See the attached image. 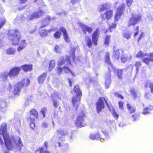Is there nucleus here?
I'll use <instances>...</instances> for the list:
<instances>
[{
	"mask_svg": "<svg viewBox=\"0 0 153 153\" xmlns=\"http://www.w3.org/2000/svg\"><path fill=\"white\" fill-rule=\"evenodd\" d=\"M0 143L2 146H5L8 150L16 149L20 151L23 146L19 137L9 136L6 123H3L0 128Z\"/></svg>",
	"mask_w": 153,
	"mask_h": 153,
	"instance_id": "nucleus-1",
	"label": "nucleus"
},
{
	"mask_svg": "<svg viewBox=\"0 0 153 153\" xmlns=\"http://www.w3.org/2000/svg\"><path fill=\"white\" fill-rule=\"evenodd\" d=\"M75 50V48L74 47H71L70 48L69 57L67 56L64 58L62 57H60L58 62V65L59 66L65 64L71 65V63L75 61L74 57Z\"/></svg>",
	"mask_w": 153,
	"mask_h": 153,
	"instance_id": "nucleus-2",
	"label": "nucleus"
},
{
	"mask_svg": "<svg viewBox=\"0 0 153 153\" xmlns=\"http://www.w3.org/2000/svg\"><path fill=\"white\" fill-rule=\"evenodd\" d=\"M74 92L76 94V96H74L72 98L73 108L76 110L80 103V98L82 95V93L78 85H76L74 88Z\"/></svg>",
	"mask_w": 153,
	"mask_h": 153,
	"instance_id": "nucleus-3",
	"label": "nucleus"
},
{
	"mask_svg": "<svg viewBox=\"0 0 153 153\" xmlns=\"http://www.w3.org/2000/svg\"><path fill=\"white\" fill-rule=\"evenodd\" d=\"M9 33L8 38L12 41V44L14 45H18L21 36L20 32L17 30L15 31L10 30Z\"/></svg>",
	"mask_w": 153,
	"mask_h": 153,
	"instance_id": "nucleus-4",
	"label": "nucleus"
},
{
	"mask_svg": "<svg viewBox=\"0 0 153 153\" xmlns=\"http://www.w3.org/2000/svg\"><path fill=\"white\" fill-rule=\"evenodd\" d=\"M146 56L149 57L144 58L143 61L146 64L148 65L149 62H153V53H144L142 51H140L136 55V57L139 58H144Z\"/></svg>",
	"mask_w": 153,
	"mask_h": 153,
	"instance_id": "nucleus-5",
	"label": "nucleus"
},
{
	"mask_svg": "<svg viewBox=\"0 0 153 153\" xmlns=\"http://www.w3.org/2000/svg\"><path fill=\"white\" fill-rule=\"evenodd\" d=\"M141 19L142 16L140 14H133L132 16L129 20L128 26H134L137 24Z\"/></svg>",
	"mask_w": 153,
	"mask_h": 153,
	"instance_id": "nucleus-6",
	"label": "nucleus"
},
{
	"mask_svg": "<svg viewBox=\"0 0 153 153\" xmlns=\"http://www.w3.org/2000/svg\"><path fill=\"white\" fill-rule=\"evenodd\" d=\"M58 134L59 140L62 141L65 140L66 137L68 139H72L71 133H68L63 129H60L57 131Z\"/></svg>",
	"mask_w": 153,
	"mask_h": 153,
	"instance_id": "nucleus-7",
	"label": "nucleus"
},
{
	"mask_svg": "<svg viewBox=\"0 0 153 153\" xmlns=\"http://www.w3.org/2000/svg\"><path fill=\"white\" fill-rule=\"evenodd\" d=\"M85 115L84 114L79 115L76 120L75 125L79 128L84 127L86 125V123L85 121Z\"/></svg>",
	"mask_w": 153,
	"mask_h": 153,
	"instance_id": "nucleus-8",
	"label": "nucleus"
},
{
	"mask_svg": "<svg viewBox=\"0 0 153 153\" xmlns=\"http://www.w3.org/2000/svg\"><path fill=\"white\" fill-rule=\"evenodd\" d=\"M52 97V100L53 102V104L54 107H57L59 102L61 100V94L60 93L54 92L51 94Z\"/></svg>",
	"mask_w": 153,
	"mask_h": 153,
	"instance_id": "nucleus-9",
	"label": "nucleus"
},
{
	"mask_svg": "<svg viewBox=\"0 0 153 153\" xmlns=\"http://www.w3.org/2000/svg\"><path fill=\"white\" fill-rule=\"evenodd\" d=\"M38 115L37 111L35 109L30 111L28 113L27 117V120L29 122L34 121L36 118L38 119Z\"/></svg>",
	"mask_w": 153,
	"mask_h": 153,
	"instance_id": "nucleus-10",
	"label": "nucleus"
},
{
	"mask_svg": "<svg viewBox=\"0 0 153 153\" xmlns=\"http://www.w3.org/2000/svg\"><path fill=\"white\" fill-rule=\"evenodd\" d=\"M125 7V4L123 3L117 8L114 17L115 21H117L120 19L124 10Z\"/></svg>",
	"mask_w": 153,
	"mask_h": 153,
	"instance_id": "nucleus-11",
	"label": "nucleus"
},
{
	"mask_svg": "<svg viewBox=\"0 0 153 153\" xmlns=\"http://www.w3.org/2000/svg\"><path fill=\"white\" fill-rule=\"evenodd\" d=\"M21 70L20 67H15L11 69L8 73V76L11 79L14 78L19 74Z\"/></svg>",
	"mask_w": 153,
	"mask_h": 153,
	"instance_id": "nucleus-12",
	"label": "nucleus"
},
{
	"mask_svg": "<svg viewBox=\"0 0 153 153\" xmlns=\"http://www.w3.org/2000/svg\"><path fill=\"white\" fill-rule=\"evenodd\" d=\"M104 101L107 104V102L104 98L100 97L99 98V101L97 103V109L98 113H99L101 110L104 108Z\"/></svg>",
	"mask_w": 153,
	"mask_h": 153,
	"instance_id": "nucleus-13",
	"label": "nucleus"
},
{
	"mask_svg": "<svg viewBox=\"0 0 153 153\" xmlns=\"http://www.w3.org/2000/svg\"><path fill=\"white\" fill-rule=\"evenodd\" d=\"M90 138L92 140H98L100 139V141L101 142H103L104 141V137L101 136L99 132L97 133H91L90 135Z\"/></svg>",
	"mask_w": 153,
	"mask_h": 153,
	"instance_id": "nucleus-14",
	"label": "nucleus"
},
{
	"mask_svg": "<svg viewBox=\"0 0 153 153\" xmlns=\"http://www.w3.org/2000/svg\"><path fill=\"white\" fill-rule=\"evenodd\" d=\"M60 30L62 33L63 37L65 42L69 43L71 42L70 38L68 34L66 29L63 27H60Z\"/></svg>",
	"mask_w": 153,
	"mask_h": 153,
	"instance_id": "nucleus-15",
	"label": "nucleus"
},
{
	"mask_svg": "<svg viewBox=\"0 0 153 153\" xmlns=\"http://www.w3.org/2000/svg\"><path fill=\"white\" fill-rule=\"evenodd\" d=\"M113 15V12L110 10H107L105 13H102L101 15V18L105 20L106 19L107 20L110 19Z\"/></svg>",
	"mask_w": 153,
	"mask_h": 153,
	"instance_id": "nucleus-16",
	"label": "nucleus"
},
{
	"mask_svg": "<svg viewBox=\"0 0 153 153\" xmlns=\"http://www.w3.org/2000/svg\"><path fill=\"white\" fill-rule=\"evenodd\" d=\"M99 34V31L98 29H97L92 34V41L95 45H96L97 44V42L98 40Z\"/></svg>",
	"mask_w": 153,
	"mask_h": 153,
	"instance_id": "nucleus-17",
	"label": "nucleus"
},
{
	"mask_svg": "<svg viewBox=\"0 0 153 153\" xmlns=\"http://www.w3.org/2000/svg\"><path fill=\"white\" fill-rule=\"evenodd\" d=\"M19 46L17 48V50L19 52H20L25 48L27 45V43L25 40L22 39L19 42Z\"/></svg>",
	"mask_w": 153,
	"mask_h": 153,
	"instance_id": "nucleus-18",
	"label": "nucleus"
},
{
	"mask_svg": "<svg viewBox=\"0 0 153 153\" xmlns=\"http://www.w3.org/2000/svg\"><path fill=\"white\" fill-rule=\"evenodd\" d=\"M30 80L29 78H25L22 79L19 84H20L21 87H27L30 84Z\"/></svg>",
	"mask_w": 153,
	"mask_h": 153,
	"instance_id": "nucleus-19",
	"label": "nucleus"
},
{
	"mask_svg": "<svg viewBox=\"0 0 153 153\" xmlns=\"http://www.w3.org/2000/svg\"><path fill=\"white\" fill-rule=\"evenodd\" d=\"M57 72L58 74H60L63 70L65 72V73H69V72H71V74L73 76H74L72 72L67 67H64L63 69L61 67H57Z\"/></svg>",
	"mask_w": 153,
	"mask_h": 153,
	"instance_id": "nucleus-20",
	"label": "nucleus"
},
{
	"mask_svg": "<svg viewBox=\"0 0 153 153\" xmlns=\"http://www.w3.org/2000/svg\"><path fill=\"white\" fill-rule=\"evenodd\" d=\"M47 72H45L38 77L37 80L39 83L41 84L44 82L47 75Z\"/></svg>",
	"mask_w": 153,
	"mask_h": 153,
	"instance_id": "nucleus-21",
	"label": "nucleus"
},
{
	"mask_svg": "<svg viewBox=\"0 0 153 153\" xmlns=\"http://www.w3.org/2000/svg\"><path fill=\"white\" fill-rule=\"evenodd\" d=\"M21 86L19 83L16 84L14 87L13 93L15 95H18L19 94L21 89L22 88Z\"/></svg>",
	"mask_w": 153,
	"mask_h": 153,
	"instance_id": "nucleus-22",
	"label": "nucleus"
},
{
	"mask_svg": "<svg viewBox=\"0 0 153 153\" xmlns=\"http://www.w3.org/2000/svg\"><path fill=\"white\" fill-rule=\"evenodd\" d=\"M80 27L82 28L83 32L85 34L86 33V31H87L89 33H91L92 31V29L91 27H88L83 24H81L80 25Z\"/></svg>",
	"mask_w": 153,
	"mask_h": 153,
	"instance_id": "nucleus-23",
	"label": "nucleus"
},
{
	"mask_svg": "<svg viewBox=\"0 0 153 153\" xmlns=\"http://www.w3.org/2000/svg\"><path fill=\"white\" fill-rule=\"evenodd\" d=\"M44 13L43 11H42L41 10H39L37 12L34 13L32 15L30 16V19H29L28 17L27 18L28 19H31L33 18H38L39 16H41L44 14Z\"/></svg>",
	"mask_w": 153,
	"mask_h": 153,
	"instance_id": "nucleus-24",
	"label": "nucleus"
},
{
	"mask_svg": "<svg viewBox=\"0 0 153 153\" xmlns=\"http://www.w3.org/2000/svg\"><path fill=\"white\" fill-rule=\"evenodd\" d=\"M108 108L110 111L111 113L114 118L116 119H117L118 117V115L115 111L114 107L110 105L108 106Z\"/></svg>",
	"mask_w": 153,
	"mask_h": 153,
	"instance_id": "nucleus-25",
	"label": "nucleus"
},
{
	"mask_svg": "<svg viewBox=\"0 0 153 153\" xmlns=\"http://www.w3.org/2000/svg\"><path fill=\"white\" fill-rule=\"evenodd\" d=\"M105 62L107 63L109 65V66L108 67V69H110V67L112 68H114L113 65H112L111 62V60L109 56V53H106L105 57Z\"/></svg>",
	"mask_w": 153,
	"mask_h": 153,
	"instance_id": "nucleus-26",
	"label": "nucleus"
},
{
	"mask_svg": "<svg viewBox=\"0 0 153 153\" xmlns=\"http://www.w3.org/2000/svg\"><path fill=\"white\" fill-rule=\"evenodd\" d=\"M6 106V102L4 100L0 99V109L1 111H4L5 110V108Z\"/></svg>",
	"mask_w": 153,
	"mask_h": 153,
	"instance_id": "nucleus-27",
	"label": "nucleus"
},
{
	"mask_svg": "<svg viewBox=\"0 0 153 153\" xmlns=\"http://www.w3.org/2000/svg\"><path fill=\"white\" fill-rule=\"evenodd\" d=\"M130 91L131 94L134 98L140 95L139 92L134 88L131 89Z\"/></svg>",
	"mask_w": 153,
	"mask_h": 153,
	"instance_id": "nucleus-28",
	"label": "nucleus"
},
{
	"mask_svg": "<svg viewBox=\"0 0 153 153\" xmlns=\"http://www.w3.org/2000/svg\"><path fill=\"white\" fill-rule=\"evenodd\" d=\"M21 67L25 71H31L32 69V65H25L21 66Z\"/></svg>",
	"mask_w": 153,
	"mask_h": 153,
	"instance_id": "nucleus-29",
	"label": "nucleus"
},
{
	"mask_svg": "<svg viewBox=\"0 0 153 153\" xmlns=\"http://www.w3.org/2000/svg\"><path fill=\"white\" fill-rule=\"evenodd\" d=\"M107 77V78H106L105 79V88H109L111 83V80L110 76L109 74H108Z\"/></svg>",
	"mask_w": 153,
	"mask_h": 153,
	"instance_id": "nucleus-30",
	"label": "nucleus"
},
{
	"mask_svg": "<svg viewBox=\"0 0 153 153\" xmlns=\"http://www.w3.org/2000/svg\"><path fill=\"white\" fill-rule=\"evenodd\" d=\"M53 31V30L51 29L48 30H46L45 29H42L40 31L39 34L40 36L42 37H44L46 36L48 33V32H50Z\"/></svg>",
	"mask_w": 153,
	"mask_h": 153,
	"instance_id": "nucleus-31",
	"label": "nucleus"
},
{
	"mask_svg": "<svg viewBox=\"0 0 153 153\" xmlns=\"http://www.w3.org/2000/svg\"><path fill=\"white\" fill-rule=\"evenodd\" d=\"M131 32L128 31L124 32L123 34V37L127 39H129L131 38Z\"/></svg>",
	"mask_w": 153,
	"mask_h": 153,
	"instance_id": "nucleus-32",
	"label": "nucleus"
},
{
	"mask_svg": "<svg viewBox=\"0 0 153 153\" xmlns=\"http://www.w3.org/2000/svg\"><path fill=\"white\" fill-rule=\"evenodd\" d=\"M114 55L115 57L117 59H118L121 53H123V51L121 50H120L115 51L114 49Z\"/></svg>",
	"mask_w": 153,
	"mask_h": 153,
	"instance_id": "nucleus-33",
	"label": "nucleus"
},
{
	"mask_svg": "<svg viewBox=\"0 0 153 153\" xmlns=\"http://www.w3.org/2000/svg\"><path fill=\"white\" fill-rule=\"evenodd\" d=\"M16 52V50L13 48H9L6 50V53L8 55H14Z\"/></svg>",
	"mask_w": 153,
	"mask_h": 153,
	"instance_id": "nucleus-34",
	"label": "nucleus"
},
{
	"mask_svg": "<svg viewBox=\"0 0 153 153\" xmlns=\"http://www.w3.org/2000/svg\"><path fill=\"white\" fill-rule=\"evenodd\" d=\"M85 41L87 43V45L89 48H90L92 45V42L91 39L89 37L87 36L86 38Z\"/></svg>",
	"mask_w": 153,
	"mask_h": 153,
	"instance_id": "nucleus-35",
	"label": "nucleus"
},
{
	"mask_svg": "<svg viewBox=\"0 0 153 153\" xmlns=\"http://www.w3.org/2000/svg\"><path fill=\"white\" fill-rule=\"evenodd\" d=\"M101 131L104 135L105 137L104 138V140L105 139H108L110 137L108 134V131H107L105 129L102 130Z\"/></svg>",
	"mask_w": 153,
	"mask_h": 153,
	"instance_id": "nucleus-36",
	"label": "nucleus"
},
{
	"mask_svg": "<svg viewBox=\"0 0 153 153\" xmlns=\"http://www.w3.org/2000/svg\"><path fill=\"white\" fill-rule=\"evenodd\" d=\"M8 75V73L7 72H3L1 75V77L3 81L6 80Z\"/></svg>",
	"mask_w": 153,
	"mask_h": 153,
	"instance_id": "nucleus-37",
	"label": "nucleus"
},
{
	"mask_svg": "<svg viewBox=\"0 0 153 153\" xmlns=\"http://www.w3.org/2000/svg\"><path fill=\"white\" fill-rule=\"evenodd\" d=\"M55 65V61L54 60L51 61L49 64V69L50 71H51Z\"/></svg>",
	"mask_w": 153,
	"mask_h": 153,
	"instance_id": "nucleus-38",
	"label": "nucleus"
},
{
	"mask_svg": "<svg viewBox=\"0 0 153 153\" xmlns=\"http://www.w3.org/2000/svg\"><path fill=\"white\" fill-rule=\"evenodd\" d=\"M54 50L56 52L60 53L61 51V46L58 45H56L54 47Z\"/></svg>",
	"mask_w": 153,
	"mask_h": 153,
	"instance_id": "nucleus-39",
	"label": "nucleus"
},
{
	"mask_svg": "<svg viewBox=\"0 0 153 153\" xmlns=\"http://www.w3.org/2000/svg\"><path fill=\"white\" fill-rule=\"evenodd\" d=\"M108 8V5L106 4H105L101 6V7L100 9V12H102Z\"/></svg>",
	"mask_w": 153,
	"mask_h": 153,
	"instance_id": "nucleus-40",
	"label": "nucleus"
},
{
	"mask_svg": "<svg viewBox=\"0 0 153 153\" xmlns=\"http://www.w3.org/2000/svg\"><path fill=\"white\" fill-rule=\"evenodd\" d=\"M142 65L141 62L140 61L136 62L135 64V67H136V70L137 72L139 71V68H140Z\"/></svg>",
	"mask_w": 153,
	"mask_h": 153,
	"instance_id": "nucleus-41",
	"label": "nucleus"
},
{
	"mask_svg": "<svg viewBox=\"0 0 153 153\" xmlns=\"http://www.w3.org/2000/svg\"><path fill=\"white\" fill-rule=\"evenodd\" d=\"M127 107L128 108L129 111L131 113L134 112L135 111V108L133 107H131L130 106L129 104H127Z\"/></svg>",
	"mask_w": 153,
	"mask_h": 153,
	"instance_id": "nucleus-42",
	"label": "nucleus"
},
{
	"mask_svg": "<svg viewBox=\"0 0 153 153\" xmlns=\"http://www.w3.org/2000/svg\"><path fill=\"white\" fill-rule=\"evenodd\" d=\"M123 73V69L118 70L117 72V76L120 79H122V74Z\"/></svg>",
	"mask_w": 153,
	"mask_h": 153,
	"instance_id": "nucleus-43",
	"label": "nucleus"
},
{
	"mask_svg": "<svg viewBox=\"0 0 153 153\" xmlns=\"http://www.w3.org/2000/svg\"><path fill=\"white\" fill-rule=\"evenodd\" d=\"M43 148L41 147L36 151V153H43ZM43 153H50V152L48 151H45Z\"/></svg>",
	"mask_w": 153,
	"mask_h": 153,
	"instance_id": "nucleus-44",
	"label": "nucleus"
},
{
	"mask_svg": "<svg viewBox=\"0 0 153 153\" xmlns=\"http://www.w3.org/2000/svg\"><path fill=\"white\" fill-rule=\"evenodd\" d=\"M127 59V56L126 54H123L121 56V60L123 62H125Z\"/></svg>",
	"mask_w": 153,
	"mask_h": 153,
	"instance_id": "nucleus-45",
	"label": "nucleus"
},
{
	"mask_svg": "<svg viewBox=\"0 0 153 153\" xmlns=\"http://www.w3.org/2000/svg\"><path fill=\"white\" fill-rule=\"evenodd\" d=\"M151 110V108L146 107L144 108L143 111L142 112L143 114L145 115L147 114H149V111Z\"/></svg>",
	"mask_w": 153,
	"mask_h": 153,
	"instance_id": "nucleus-46",
	"label": "nucleus"
},
{
	"mask_svg": "<svg viewBox=\"0 0 153 153\" xmlns=\"http://www.w3.org/2000/svg\"><path fill=\"white\" fill-rule=\"evenodd\" d=\"M62 33L59 31H56L54 34L55 38L56 39H59L60 38Z\"/></svg>",
	"mask_w": 153,
	"mask_h": 153,
	"instance_id": "nucleus-47",
	"label": "nucleus"
},
{
	"mask_svg": "<svg viewBox=\"0 0 153 153\" xmlns=\"http://www.w3.org/2000/svg\"><path fill=\"white\" fill-rule=\"evenodd\" d=\"M110 36H107L105 39V44L108 45L110 41Z\"/></svg>",
	"mask_w": 153,
	"mask_h": 153,
	"instance_id": "nucleus-48",
	"label": "nucleus"
},
{
	"mask_svg": "<svg viewBox=\"0 0 153 153\" xmlns=\"http://www.w3.org/2000/svg\"><path fill=\"white\" fill-rule=\"evenodd\" d=\"M47 110V108L46 107H43L41 110V112L42 114L43 117H45V113Z\"/></svg>",
	"mask_w": 153,
	"mask_h": 153,
	"instance_id": "nucleus-49",
	"label": "nucleus"
},
{
	"mask_svg": "<svg viewBox=\"0 0 153 153\" xmlns=\"http://www.w3.org/2000/svg\"><path fill=\"white\" fill-rule=\"evenodd\" d=\"M139 115L137 114H135L132 115V117L133 118L132 120L133 121H135L138 119L139 118Z\"/></svg>",
	"mask_w": 153,
	"mask_h": 153,
	"instance_id": "nucleus-50",
	"label": "nucleus"
},
{
	"mask_svg": "<svg viewBox=\"0 0 153 153\" xmlns=\"http://www.w3.org/2000/svg\"><path fill=\"white\" fill-rule=\"evenodd\" d=\"M5 42L4 39L0 38V48H1L4 47L5 45Z\"/></svg>",
	"mask_w": 153,
	"mask_h": 153,
	"instance_id": "nucleus-51",
	"label": "nucleus"
},
{
	"mask_svg": "<svg viewBox=\"0 0 153 153\" xmlns=\"http://www.w3.org/2000/svg\"><path fill=\"white\" fill-rule=\"evenodd\" d=\"M133 0H126V3L127 6L128 7H130L132 2Z\"/></svg>",
	"mask_w": 153,
	"mask_h": 153,
	"instance_id": "nucleus-52",
	"label": "nucleus"
},
{
	"mask_svg": "<svg viewBox=\"0 0 153 153\" xmlns=\"http://www.w3.org/2000/svg\"><path fill=\"white\" fill-rule=\"evenodd\" d=\"M5 22V19L4 18H3L0 21V29L2 28V26Z\"/></svg>",
	"mask_w": 153,
	"mask_h": 153,
	"instance_id": "nucleus-53",
	"label": "nucleus"
},
{
	"mask_svg": "<svg viewBox=\"0 0 153 153\" xmlns=\"http://www.w3.org/2000/svg\"><path fill=\"white\" fill-rule=\"evenodd\" d=\"M135 30L136 31V32L134 34V36L135 37L138 34V31L139 30V26H136L135 27Z\"/></svg>",
	"mask_w": 153,
	"mask_h": 153,
	"instance_id": "nucleus-54",
	"label": "nucleus"
},
{
	"mask_svg": "<svg viewBox=\"0 0 153 153\" xmlns=\"http://www.w3.org/2000/svg\"><path fill=\"white\" fill-rule=\"evenodd\" d=\"M114 95L117 97L120 98L121 99H123V97L121 94H119L117 93H115L114 94Z\"/></svg>",
	"mask_w": 153,
	"mask_h": 153,
	"instance_id": "nucleus-55",
	"label": "nucleus"
},
{
	"mask_svg": "<svg viewBox=\"0 0 153 153\" xmlns=\"http://www.w3.org/2000/svg\"><path fill=\"white\" fill-rule=\"evenodd\" d=\"M149 88L151 89V91L152 93H153V84L152 83H150Z\"/></svg>",
	"mask_w": 153,
	"mask_h": 153,
	"instance_id": "nucleus-56",
	"label": "nucleus"
},
{
	"mask_svg": "<svg viewBox=\"0 0 153 153\" xmlns=\"http://www.w3.org/2000/svg\"><path fill=\"white\" fill-rule=\"evenodd\" d=\"M116 25L115 23L112 24V25H109V28L111 30L112 28H115L116 27Z\"/></svg>",
	"mask_w": 153,
	"mask_h": 153,
	"instance_id": "nucleus-57",
	"label": "nucleus"
},
{
	"mask_svg": "<svg viewBox=\"0 0 153 153\" xmlns=\"http://www.w3.org/2000/svg\"><path fill=\"white\" fill-rule=\"evenodd\" d=\"M50 20L51 18L50 16H47L46 17V18L45 19V21L47 23H49Z\"/></svg>",
	"mask_w": 153,
	"mask_h": 153,
	"instance_id": "nucleus-58",
	"label": "nucleus"
},
{
	"mask_svg": "<svg viewBox=\"0 0 153 153\" xmlns=\"http://www.w3.org/2000/svg\"><path fill=\"white\" fill-rule=\"evenodd\" d=\"M119 105L120 108V109H122L123 107V102H119Z\"/></svg>",
	"mask_w": 153,
	"mask_h": 153,
	"instance_id": "nucleus-59",
	"label": "nucleus"
},
{
	"mask_svg": "<svg viewBox=\"0 0 153 153\" xmlns=\"http://www.w3.org/2000/svg\"><path fill=\"white\" fill-rule=\"evenodd\" d=\"M144 35V33L142 32L141 33V34L140 35V36L139 37L138 39V41L140 40L141 39L143 38V36Z\"/></svg>",
	"mask_w": 153,
	"mask_h": 153,
	"instance_id": "nucleus-60",
	"label": "nucleus"
},
{
	"mask_svg": "<svg viewBox=\"0 0 153 153\" xmlns=\"http://www.w3.org/2000/svg\"><path fill=\"white\" fill-rule=\"evenodd\" d=\"M30 126L32 129H33L35 127V125L34 123L32 122L30 123Z\"/></svg>",
	"mask_w": 153,
	"mask_h": 153,
	"instance_id": "nucleus-61",
	"label": "nucleus"
},
{
	"mask_svg": "<svg viewBox=\"0 0 153 153\" xmlns=\"http://www.w3.org/2000/svg\"><path fill=\"white\" fill-rule=\"evenodd\" d=\"M42 126L45 128H46L48 127V124L46 122H43L42 123Z\"/></svg>",
	"mask_w": 153,
	"mask_h": 153,
	"instance_id": "nucleus-62",
	"label": "nucleus"
},
{
	"mask_svg": "<svg viewBox=\"0 0 153 153\" xmlns=\"http://www.w3.org/2000/svg\"><path fill=\"white\" fill-rule=\"evenodd\" d=\"M79 0H71V2L72 4H74L78 2Z\"/></svg>",
	"mask_w": 153,
	"mask_h": 153,
	"instance_id": "nucleus-63",
	"label": "nucleus"
},
{
	"mask_svg": "<svg viewBox=\"0 0 153 153\" xmlns=\"http://www.w3.org/2000/svg\"><path fill=\"white\" fill-rule=\"evenodd\" d=\"M149 93L146 94L144 95L145 97L147 99L149 98Z\"/></svg>",
	"mask_w": 153,
	"mask_h": 153,
	"instance_id": "nucleus-64",
	"label": "nucleus"
}]
</instances>
